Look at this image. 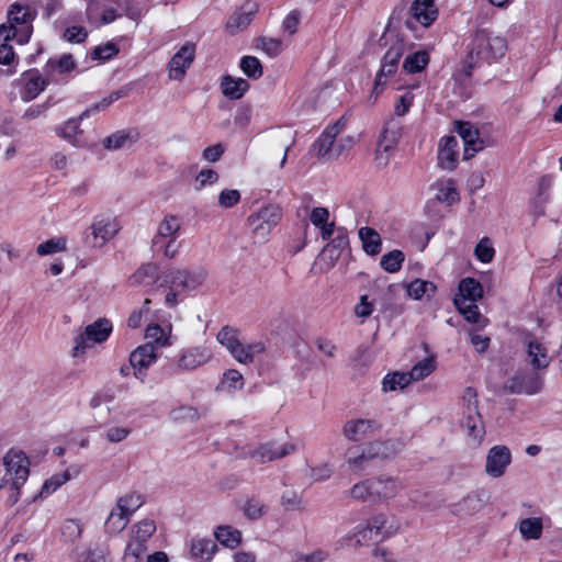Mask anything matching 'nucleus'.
Instances as JSON below:
<instances>
[{
    "label": "nucleus",
    "instance_id": "obj_1",
    "mask_svg": "<svg viewBox=\"0 0 562 562\" xmlns=\"http://www.w3.org/2000/svg\"><path fill=\"white\" fill-rule=\"evenodd\" d=\"M4 474L0 475V491L9 492L7 504L13 506L20 499V490L27 481L30 461L24 452L9 450L3 457Z\"/></svg>",
    "mask_w": 562,
    "mask_h": 562
},
{
    "label": "nucleus",
    "instance_id": "obj_57",
    "mask_svg": "<svg viewBox=\"0 0 562 562\" xmlns=\"http://www.w3.org/2000/svg\"><path fill=\"white\" fill-rule=\"evenodd\" d=\"M61 536L66 541L75 542L81 537V525L75 519H66L60 527Z\"/></svg>",
    "mask_w": 562,
    "mask_h": 562
},
{
    "label": "nucleus",
    "instance_id": "obj_2",
    "mask_svg": "<svg viewBox=\"0 0 562 562\" xmlns=\"http://www.w3.org/2000/svg\"><path fill=\"white\" fill-rule=\"evenodd\" d=\"M345 126L346 121L341 117L323 131L312 146V150L315 151L318 158L333 160L352 147L353 138L351 136L337 138L345 130Z\"/></svg>",
    "mask_w": 562,
    "mask_h": 562
},
{
    "label": "nucleus",
    "instance_id": "obj_43",
    "mask_svg": "<svg viewBox=\"0 0 562 562\" xmlns=\"http://www.w3.org/2000/svg\"><path fill=\"white\" fill-rule=\"evenodd\" d=\"M76 68V61L71 54H64L59 58H50L46 66L45 71L47 75L57 70L60 74L69 72Z\"/></svg>",
    "mask_w": 562,
    "mask_h": 562
},
{
    "label": "nucleus",
    "instance_id": "obj_5",
    "mask_svg": "<svg viewBox=\"0 0 562 562\" xmlns=\"http://www.w3.org/2000/svg\"><path fill=\"white\" fill-rule=\"evenodd\" d=\"M487 43V30L479 29L470 37L465 47V55L462 59V70L460 77L470 79L475 68L488 63V53L483 46Z\"/></svg>",
    "mask_w": 562,
    "mask_h": 562
},
{
    "label": "nucleus",
    "instance_id": "obj_29",
    "mask_svg": "<svg viewBox=\"0 0 562 562\" xmlns=\"http://www.w3.org/2000/svg\"><path fill=\"white\" fill-rule=\"evenodd\" d=\"M80 472L79 467H70L63 473H57L47 479L41 491L40 496L46 497L54 493L57 488H59L61 485H64L66 482H68L71 477L77 476Z\"/></svg>",
    "mask_w": 562,
    "mask_h": 562
},
{
    "label": "nucleus",
    "instance_id": "obj_40",
    "mask_svg": "<svg viewBox=\"0 0 562 562\" xmlns=\"http://www.w3.org/2000/svg\"><path fill=\"white\" fill-rule=\"evenodd\" d=\"M128 522L130 517L114 506L104 522L105 532L110 535H117L125 529Z\"/></svg>",
    "mask_w": 562,
    "mask_h": 562
},
{
    "label": "nucleus",
    "instance_id": "obj_44",
    "mask_svg": "<svg viewBox=\"0 0 562 562\" xmlns=\"http://www.w3.org/2000/svg\"><path fill=\"white\" fill-rule=\"evenodd\" d=\"M130 89L127 87H122L116 91L111 92L109 95L104 97L100 102L94 103L91 108L87 109L81 113V117H88L91 113H95L106 109L114 101H117L121 98H124L128 94Z\"/></svg>",
    "mask_w": 562,
    "mask_h": 562
},
{
    "label": "nucleus",
    "instance_id": "obj_33",
    "mask_svg": "<svg viewBox=\"0 0 562 562\" xmlns=\"http://www.w3.org/2000/svg\"><path fill=\"white\" fill-rule=\"evenodd\" d=\"M87 336L92 339V342L100 344L108 339L112 333V325L105 318H99L94 323L85 328Z\"/></svg>",
    "mask_w": 562,
    "mask_h": 562
},
{
    "label": "nucleus",
    "instance_id": "obj_19",
    "mask_svg": "<svg viewBox=\"0 0 562 562\" xmlns=\"http://www.w3.org/2000/svg\"><path fill=\"white\" fill-rule=\"evenodd\" d=\"M460 425L467 431V435L476 443L483 440L485 426L476 406H471L469 409L462 411Z\"/></svg>",
    "mask_w": 562,
    "mask_h": 562
},
{
    "label": "nucleus",
    "instance_id": "obj_58",
    "mask_svg": "<svg viewBox=\"0 0 562 562\" xmlns=\"http://www.w3.org/2000/svg\"><path fill=\"white\" fill-rule=\"evenodd\" d=\"M147 551V546L139 544L130 540L125 548L123 561L124 562H143L144 555Z\"/></svg>",
    "mask_w": 562,
    "mask_h": 562
},
{
    "label": "nucleus",
    "instance_id": "obj_38",
    "mask_svg": "<svg viewBox=\"0 0 562 562\" xmlns=\"http://www.w3.org/2000/svg\"><path fill=\"white\" fill-rule=\"evenodd\" d=\"M542 531L543 524L540 517L525 518L519 522V532L525 540H538Z\"/></svg>",
    "mask_w": 562,
    "mask_h": 562
},
{
    "label": "nucleus",
    "instance_id": "obj_24",
    "mask_svg": "<svg viewBox=\"0 0 562 562\" xmlns=\"http://www.w3.org/2000/svg\"><path fill=\"white\" fill-rule=\"evenodd\" d=\"M374 540V535L366 525L355 527L349 533L337 541L338 548L367 546Z\"/></svg>",
    "mask_w": 562,
    "mask_h": 562
},
{
    "label": "nucleus",
    "instance_id": "obj_11",
    "mask_svg": "<svg viewBox=\"0 0 562 562\" xmlns=\"http://www.w3.org/2000/svg\"><path fill=\"white\" fill-rule=\"evenodd\" d=\"M34 14L29 5L14 3L8 12V22L19 30V44L27 43L32 34Z\"/></svg>",
    "mask_w": 562,
    "mask_h": 562
},
{
    "label": "nucleus",
    "instance_id": "obj_28",
    "mask_svg": "<svg viewBox=\"0 0 562 562\" xmlns=\"http://www.w3.org/2000/svg\"><path fill=\"white\" fill-rule=\"evenodd\" d=\"M266 350V345L262 341H255L250 344L240 342L239 346L232 353V357L243 364L252 363L257 356Z\"/></svg>",
    "mask_w": 562,
    "mask_h": 562
},
{
    "label": "nucleus",
    "instance_id": "obj_21",
    "mask_svg": "<svg viewBox=\"0 0 562 562\" xmlns=\"http://www.w3.org/2000/svg\"><path fill=\"white\" fill-rule=\"evenodd\" d=\"M21 81L23 83L21 99L25 102L35 99L48 85V81L36 69L25 71L22 75Z\"/></svg>",
    "mask_w": 562,
    "mask_h": 562
},
{
    "label": "nucleus",
    "instance_id": "obj_7",
    "mask_svg": "<svg viewBox=\"0 0 562 562\" xmlns=\"http://www.w3.org/2000/svg\"><path fill=\"white\" fill-rule=\"evenodd\" d=\"M121 229L119 222L111 216H95L86 229L85 244L92 248H101Z\"/></svg>",
    "mask_w": 562,
    "mask_h": 562
},
{
    "label": "nucleus",
    "instance_id": "obj_3",
    "mask_svg": "<svg viewBox=\"0 0 562 562\" xmlns=\"http://www.w3.org/2000/svg\"><path fill=\"white\" fill-rule=\"evenodd\" d=\"M213 359V352L206 345L184 347L165 368L169 375L192 373L207 364Z\"/></svg>",
    "mask_w": 562,
    "mask_h": 562
},
{
    "label": "nucleus",
    "instance_id": "obj_26",
    "mask_svg": "<svg viewBox=\"0 0 562 562\" xmlns=\"http://www.w3.org/2000/svg\"><path fill=\"white\" fill-rule=\"evenodd\" d=\"M249 83L243 78H234L226 75L222 78L221 89L223 94L231 100H238L249 90Z\"/></svg>",
    "mask_w": 562,
    "mask_h": 562
},
{
    "label": "nucleus",
    "instance_id": "obj_51",
    "mask_svg": "<svg viewBox=\"0 0 562 562\" xmlns=\"http://www.w3.org/2000/svg\"><path fill=\"white\" fill-rule=\"evenodd\" d=\"M372 491V479H367L350 488V496L361 502H373Z\"/></svg>",
    "mask_w": 562,
    "mask_h": 562
},
{
    "label": "nucleus",
    "instance_id": "obj_14",
    "mask_svg": "<svg viewBox=\"0 0 562 562\" xmlns=\"http://www.w3.org/2000/svg\"><path fill=\"white\" fill-rule=\"evenodd\" d=\"M372 479L373 502H386L394 498L403 488L404 482L396 476L381 474Z\"/></svg>",
    "mask_w": 562,
    "mask_h": 562
},
{
    "label": "nucleus",
    "instance_id": "obj_60",
    "mask_svg": "<svg viewBox=\"0 0 562 562\" xmlns=\"http://www.w3.org/2000/svg\"><path fill=\"white\" fill-rule=\"evenodd\" d=\"M119 48L113 43H106L103 45L95 46L91 53L90 56L93 60H109L115 55H117Z\"/></svg>",
    "mask_w": 562,
    "mask_h": 562
},
{
    "label": "nucleus",
    "instance_id": "obj_42",
    "mask_svg": "<svg viewBox=\"0 0 562 562\" xmlns=\"http://www.w3.org/2000/svg\"><path fill=\"white\" fill-rule=\"evenodd\" d=\"M487 43L483 47L488 53V60L502 58L507 50V41L503 36L494 35L487 31Z\"/></svg>",
    "mask_w": 562,
    "mask_h": 562
},
{
    "label": "nucleus",
    "instance_id": "obj_30",
    "mask_svg": "<svg viewBox=\"0 0 562 562\" xmlns=\"http://www.w3.org/2000/svg\"><path fill=\"white\" fill-rule=\"evenodd\" d=\"M434 187L437 191L436 200L439 202L451 205L459 200V192L452 179L438 180Z\"/></svg>",
    "mask_w": 562,
    "mask_h": 562
},
{
    "label": "nucleus",
    "instance_id": "obj_41",
    "mask_svg": "<svg viewBox=\"0 0 562 562\" xmlns=\"http://www.w3.org/2000/svg\"><path fill=\"white\" fill-rule=\"evenodd\" d=\"M214 536L220 543L232 549L241 542V532L231 526H218Z\"/></svg>",
    "mask_w": 562,
    "mask_h": 562
},
{
    "label": "nucleus",
    "instance_id": "obj_10",
    "mask_svg": "<svg viewBox=\"0 0 562 562\" xmlns=\"http://www.w3.org/2000/svg\"><path fill=\"white\" fill-rule=\"evenodd\" d=\"M504 387L513 394L533 395L542 390L543 378L538 372L519 371L506 381Z\"/></svg>",
    "mask_w": 562,
    "mask_h": 562
},
{
    "label": "nucleus",
    "instance_id": "obj_46",
    "mask_svg": "<svg viewBox=\"0 0 562 562\" xmlns=\"http://www.w3.org/2000/svg\"><path fill=\"white\" fill-rule=\"evenodd\" d=\"M372 461L363 447H352L347 451V463L353 470L361 471Z\"/></svg>",
    "mask_w": 562,
    "mask_h": 562
},
{
    "label": "nucleus",
    "instance_id": "obj_55",
    "mask_svg": "<svg viewBox=\"0 0 562 562\" xmlns=\"http://www.w3.org/2000/svg\"><path fill=\"white\" fill-rule=\"evenodd\" d=\"M67 249L66 247V238H52L42 244H40L36 248V252L40 256H47L56 252H61Z\"/></svg>",
    "mask_w": 562,
    "mask_h": 562
},
{
    "label": "nucleus",
    "instance_id": "obj_48",
    "mask_svg": "<svg viewBox=\"0 0 562 562\" xmlns=\"http://www.w3.org/2000/svg\"><path fill=\"white\" fill-rule=\"evenodd\" d=\"M136 139V134L126 131H117L108 136L104 140V146L108 149H119L126 145L132 144Z\"/></svg>",
    "mask_w": 562,
    "mask_h": 562
},
{
    "label": "nucleus",
    "instance_id": "obj_13",
    "mask_svg": "<svg viewBox=\"0 0 562 562\" xmlns=\"http://www.w3.org/2000/svg\"><path fill=\"white\" fill-rule=\"evenodd\" d=\"M510 463L512 452L509 448L503 445L493 446L486 456L485 472L491 477H501Z\"/></svg>",
    "mask_w": 562,
    "mask_h": 562
},
{
    "label": "nucleus",
    "instance_id": "obj_23",
    "mask_svg": "<svg viewBox=\"0 0 562 562\" xmlns=\"http://www.w3.org/2000/svg\"><path fill=\"white\" fill-rule=\"evenodd\" d=\"M411 13L423 26H429L438 16L435 0H415L411 7Z\"/></svg>",
    "mask_w": 562,
    "mask_h": 562
},
{
    "label": "nucleus",
    "instance_id": "obj_34",
    "mask_svg": "<svg viewBox=\"0 0 562 562\" xmlns=\"http://www.w3.org/2000/svg\"><path fill=\"white\" fill-rule=\"evenodd\" d=\"M145 503L144 496L137 492H130L117 498L115 506L127 517L132 515L143 506Z\"/></svg>",
    "mask_w": 562,
    "mask_h": 562
},
{
    "label": "nucleus",
    "instance_id": "obj_6",
    "mask_svg": "<svg viewBox=\"0 0 562 562\" xmlns=\"http://www.w3.org/2000/svg\"><path fill=\"white\" fill-rule=\"evenodd\" d=\"M207 272L203 268L171 269L164 276L168 289L180 291L183 295L196 291L205 281Z\"/></svg>",
    "mask_w": 562,
    "mask_h": 562
},
{
    "label": "nucleus",
    "instance_id": "obj_20",
    "mask_svg": "<svg viewBox=\"0 0 562 562\" xmlns=\"http://www.w3.org/2000/svg\"><path fill=\"white\" fill-rule=\"evenodd\" d=\"M459 143L454 136H443L439 142L438 165L445 170H453L458 165Z\"/></svg>",
    "mask_w": 562,
    "mask_h": 562
},
{
    "label": "nucleus",
    "instance_id": "obj_31",
    "mask_svg": "<svg viewBox=\"0 0 562 562\" xmlns=\"http://www.w3.org/2000/svg\"><path fill=\"white\" fill-rule=\"evenodd\" d=\"M359 238L362 241L363 250L371 256H375L381 251L380 234L371 227L364 226L359 229Z\"/></svg>",
    "mask_w": 562,
    "mask_h": 562
},
{
    "label": "nucleus",
    "instance_id": "obj_62",
    "mask_svg": "<svg viewBox=\"0 0 562 562\" xmlns=\"http://www.w3.org/2000/svg\"><path fill=\"white\" fill-rule=\"evenodd\" d=\"M132 432V429L126 426H109L105 430L104 437L111 443H119L125 440Z\"/></svg>",
    "mask_w": 562,
    "mask_h": 562
},
{
    "label": "nucleus",
    "instance_id": "obj_50",
    "mask_svg": "<svg viewBox=\"0 0 562 562\" xmlns=\"http://www.w3.org/2000/svg\"><path fill=\"white\" fill-rule=\"evenodd\" d=\"M145 335L146 338L151 340L150 342L154 344L155 347H168L172 345L170 336L167 335L165 329L157 324L148 325Z\"/></svg>",
    "mask_w": 562,
    "mask_h": 562
},
{
    "label": "nucleus",
    "instance_id": "obj_39",
    "mask_svg": "<svg viewBox=\"0 0 562 562\" xmlns=\"http://www.w3.org/2000/svg\"><path fill=\"white\" fill-rule=\"evenodd\" d=\"M158 267L155 263H146L137 269L130 279L132 285H150L156 282Z\"/></svg>",
    "mask_w": 562,
    "mask_h": 562
},
{
    "label": "nucleus",
    "instance_id": "obj_12",
    "mask_svg": "<svg viewBox=\"0 0 562 562\" xmlns=\"http://www.w3.org/2000/svg\"><path fill=\"white\" fill-rule=\"evenodd\" d=\"M380 429L381 424L375 419L355 418L345 423L342 435L349 441L359 442L372 437Z\"/></svg>",
    "mask_w": 562,
    "mask_h": 562
},
{
    "label": "nucleus",
    "instance_id": "obj_9",
    "mask_svg": "<svg viewBox=\"0 0 562 562\" xmlns=\"http://www.w3.org/2000/svg\"><path fill=\"white\" fill-rule=\"evenodd\" d=\"M282 217V210L274 204L267 205L247 218L248 226L254 234L266 237L278 225Z\"/></svg>",
    "mask_w": 562,
    "mask_h": 562
},
{
    "label": "nucleus",
    "instance_id": "obj_53",
    "mask_svg": "<svg viewBox=\"0 0 562 562\" xmlns=\"http://www.w3.org/2000/svg\"><path fill=\"white\" fill-rule=\"evenodd\" d=\"M243 512L249 520H258L266 514V506L259 498L251 497L245 502Z\"/></svg>",
    "mask_w": 562,
    "mask_h": 562
},
{
    "label": "nucleus",
    "instance_id": "obj_45",
    "mask_svg": "<svg viewBox=\"0 0 562 562\" xmlns=\"http://www.w3.org/2000/svg\"><path fill=\"white\" fill-rule=\"evenodd\" d=\"M412 382L408 372H393L384 376L382 381V390L384 392L404 389Z\"/></svg>",
    "mask_w": 562,
    "mask_h": 562
},
{
    "label": "nucleus",
    "instance_id": "obj_64",
    "mask_svg": "<svg viewBox=\"0 0 562 562\" xmlns=\"http://www.w3.org/2000/svg\"><path fill=\"white\" fill-rule=\"evenodd\" d=\"M88 37V31L83 26H68L63 34V38L68 43L80 44Z\"/></svg>",
    "mask_w": 562,
    "mask_h": 562
},
{
    "label": "nucleus",
    "instance_id": "obj_18",
    "mask_svg": "<svg viewBox=\"0 0 562 562\" xmlns=\"http://www.w3.org/2000/svg\"><path fill=\"white\" fill-rule=\"evenodd\" d=\"M156 359L157 352L154 344L147 342L137 347L130 356L135 378L143 380V371H146Z\"/></svg>",
    "mask_w": 562,
    "mask_h": 562
},
{
    "label": "nucleus",
    "instance_id": "obj_35",
    "mask_svg": "<svg viewBox=\"0 0 562 562\" xmlns=\"http://www.w3.org/2000/svg\"><path fill=\"white\" fill-rule=\"evenodd\" d=\"M429 64V55L425 50H417L408 54L403 63V70L406 74L422 72Z\"/></svg>",
    "mask_w": 562,
    "mask_h": 562
},
{
    "label": "nucleus",
    "instance_id": "obj_59",
    "mask_svg": "<svg viewBox=\"0 0 562 562\" xmlns=\"http://www.w3.org/2000/svg\"><path fill=\"white\" fill-rule=\"evenodd\" d=\"M474 254L483 263L491 262L494 258L495 250L492 246V243L488 238H482L477 245L475 246Z\"/></svg>",
    "mask_w": 562,
    "mask_h": 562
},
{
    "label": "nucleus",
    "instance_id": "obj_47",
    "mask_svg": "<svg viewBox=\"0 0 562 562\" xmlns=\"http://www.w3.org/2000/svg\"><path fill=\"white\" fill-rule=\"evenodd\" d=\"M217 341L225 347L232 355L241 342L238 338V331L229 326H224L216 336Z\"/></svg>",
    "mask_w": 562,
    "mask_h": 562
},
{
    "label": "nucleus",
    "instance_id": "obj_17",
    "mask_svg": "<svg viewBox=\"0 0 562 562\" xmlns=\"http://www.w3.org/2000/svg\"><path fill=\"white\" fill-rule=\"evenodd\" d=\"M456 131L464 144L463 159H471L475 153L483 149V140L479 131L470 122H456Z\"/></svg>",
    "mask_w": 562,
    "mask_h": 562
},
{
    "label": "nucleus",
    "instance_id": "obj_32",
    "mask_svg": "<svg viewBox=\"0 0 562 562\" xmlns=\"http://www.w3.org/2000/svg\"><path fill=\"white\" fill-rule=\"evenodd\" d=\"M527 353L533 369H546L550 364L547 348L538 341H530L528 344Z\"/></svg>",
    "mask_w": 562,
    "mask_h": 562
},
{
    "label": "nucleus",
    "instance_id": "obj_37",
    "mask_svg": "<svg viewBox=\"0 0 562 562\" xmlns=\"http://www.w3.org/2000/svg\"><path fill=\"white\" fill-rule=\"evenodd\" d=\"M483 296V286L474 278H464L459 283V293L454 297L479 301Z\"/></svg>",
    "mask_w": 562,
    "mask_h": 562
},
{
    "label": "nucleus",
    "instance_id": "obj_54",
    "mask_svg": "<svg viewBox=\"0 0 562 562\" xmlns=\"http://www.w3.org/2000/svg\"><path fill=\"white\" fill-rule=\"evenodd\" d=\"M435 368V361L431 358H425L417 362L408 374L412 381H419L432 373Z\"/></svg>",
    "mask_w": 562,
    "mask_h": 562
},
{
    "label": "nucleus",
    "instance_id": "obj_49",
    "mask_svg": "<svg viewBox=\"0 0 562 562\" xmlns=\"http://www.w3.org/2000/svg\"><path fill=\"white\" fill-rule=\"evenodd\" d=\"M404 259V254L401 250L394 249L382 256L380 265L385 271L395 273L401 270Z\"/></svg>",
    "mask_w": 562,
    "mask_h": 562
},
{
    "label": "nucleus",
    "instance_id": "obj_52",
    "mask_svg": "<svg viewBox=\"0 0 562 562\" xmlns=\"http://www.w3.org/2000/svg\"><path fill=\"white\" fill-rule=\"evenodd\" d=\"M240 69L251 79H258L262 76V66L255 56H244L240 60Z\"/></svg>",
    "mask_w": 562,
    "mask_h": 562
},
{
    "label": "nucleus",
    "instance_id": "obj_56",
    "mask_svg": "<svg viewBox=\"0 0 562 562\" xmlns=\"http://www.w3.org/2000/svg\"><path fill=\"white\" fill-rule=\"evenodd\" d=\"M414 98L415 95L411 91H405L403 94H401L394 102L393 116L401 119L402 116L406 115L414 104Z\"/></svg>",
    "mask_w": 562,
    "mask_h": 562
},
{
    "label": "nucleus",
    "instance_id": "obj_4",
    "mask_svg": "<svg viewBox=\"0 0 562 562\" xmlns=\"http://www.w3.org/2000/svg\"><path fill=\"white\" fill-rule=\"evenodd\" d=\"M181 227L182 221L180 217L172 214L165 215L151 239V247L166 258H175L180 249L177 239L180 236Z\"/></svg>",
    "mask_w": 562,
    "mask_h": 562
},
{
    "label": "nucleus",
    "instance_id": "obj_27",
    "mask_svg": "<svg viewBox=\"0 0 562 562\" xmlns=\"http://www.w3.org/2000/svg\"><path fill=\"white\" fill-rule=\"evenodd\" d=\"M82 119L81 115L79 117L69 119L63 126L56 130L57 134L74 146H83L82 131L79 127V123Z\"/></svg>",
    "mask_w": 562,
    "mask_h": 562
},
{
    "label": "nucleus",
    "instance_id": "obj_16",
    "mask_svg": "<svg viewBox=\"0 0 562 562\" xmlns=\"http://www.w3.org/2000/svg\"><path fill=\"white\" fill-rule=\"evenodd\" d=\"M195 56V44L188 42L172 56L169 61V76L173 80H182L187 69Z\"/></svg>",
    "mask_w": 562,
    "mask_h": 562
},
{
    "label": "nucleus",
    "instance_id": "obj_25",
    "mask_svg": "<svg viewBox=\"0 0 562 562\" xmlns=\"http://www.w3.org/2000/svg\"><path fill=\"white\" fill-rule=\"evenodd\" d=\"M254 13V3H246L239 10L235 11L226 24L228 32L235 34L246 29L251 22Z\"/></svg>",
    "mask_w": 562,
    "mask_h": 562
},
{
    "label": "nucleus",
    "instance_id": "obj_15",
    "mask_svg": "<svg viewBox=\"0 0 562 562\" xmlns=\"http://www.w3.org/2000/svg\"><path fill=\"white\" fill-rule=\"evenodd\" d=\"M295 450L293 443L286 442L277 445L276 442H267L258 446L254 450H249L247 456L256 459L259 463L271 462L284 458Z\"/></svg>",
    "mask_w": 562,
    "mask_h": 562
},
{
    "label": "nucleus",
    "instance_id": "obj_63",
    "mask_svg": "<svg viewBox=\"0 0 562 562\" xmlns=\"http://www.w3.org/2000/svg\"><path fill=\"white\" fill-rule=\"evenodd\" d=\"M171 418L176 422L196 420L200 417L199 411L193 406H180L171 411Z\"/></svg>",
    "mask_w": 562,
    "mask_h": 562
},
{
    "label": "nucleus",
    "instance_id": "obj_61",
    "mask_svg": "<svg viewBox=\"0 0 562 562\" xmlns=\"http://www.w3.org/2000/svg\"><path fill=\"white\" fill-rule=\"evenodd\" d=\"M280 502L285 510H299L302 508V497L294 490L284 491Z\"/></svg>",
    "mask_w": 562,
    "mask_h": 562
},
{
    "label": "nucleus",
    "instance_id": "obj_8",
    "mask_svg": "<svg viewBox=\"0 0 562 562\" xmlns=\"http://www.w3.org/2000/svg\"><path fill=\"white\" fill-rule=\"evenodd\" d=\"M403 122L401 119L395 116H390L383 125L381 131L378 149H376V160L380 164H386L389 160V156H383V153H389L393 150L397 143L400 142L403 135Z\"/></svg>",
    "mask_w": 562,
    "mask_h": 562
},
{
    "label": "nucleus",
    "instance_id": "obj_22",
    "mask_svg": "<svg viewBox=\"0 0 562 562\" xmlns=\"http://www.w3.org/2000/svg\"><path fill=\"white\" fill-rule=\"evenodd\" d=\"M217 552V544L209 538L195 537L190 542V558L198 562H210Z\"/></svg>",
    "mask_w": 562,
    "mask_h": 562
},
{
    "label": "nucleus",
    "instance_id": "obj_36",
    "mask_svg": "<svg viewBox=\"0 0 562 562\" xmlns=\"http://www.w3.org/2000/svg\"><path fill=\"white\" fill-rule=\"evenodd\" d=\"M156 532V524L151 519H143L132 527L131 541L147 546V541Z\"/></svg>",
    "mask_w": 562,
    "mask_h": 562
}]
</instances>
